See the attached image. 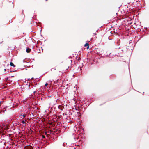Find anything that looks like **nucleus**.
<instances>
[{
	"label": "nucleus",
	"instance_id": "f03ea898",
	"mask_svg": "<svg viewBox=\"0 0 149 149\" xmlns=\"http://www.w3.org/2000/svg\"><path fill=\"white\" fill-rule=\"evenodd\" d=\"M31 49L29 48H27L26 49V52L27 53H29L30 52Z\"/></svg>",
	"mask_w": 149,
	"mask_h": 149
},
{
	"label": "nucleus",
	"instance_id": "0eeeda50",
	"mask_svg": "<svg viewBox=\"0 0 149 149\" xmlns=\"http://www.w3.org/2000/svg\"><path fill=\"white\" fill-rule=\"evenodd\" d=\"M77 94L76 93L74 94V97H75L76 95H77Z\"/></svg>",
	"mask_w": 149,
	"mask_h": 149
},
{
	"label": "nucleus",
	"instance_id": "f3484780",
	"mask_svg": "<svg viewBox=\"0 0 149 149\" xmlns=\"http://www.w3.org/2000/svg\"><path fill=\"white\" fill-rule=\"evenodd\" d=\"M32 149V148H30V149Z\"/></svg>",
	"mask_w": 149,
	"mask_h": 149
},
{
	"label": "nucleus",
	"instance_id": "9b49d317",
	"mask_svg": "<svg viewBox=\"0 0 149 149\" xmlns=\"http://www.w3.org/2000/svg\"><path fill=\"white\" fill-rule=\"evenodd\" d=\"M33 79V77H32V78H31V79Z\"/></svg>",
	"mask_w": 149,
	"mask_h": 149
},
{
	"label": "nucleus",
	"instance_id": "f257e3e1",
	"mask_svg": "<svg viewBox=\"0 0 149 149\" xmlns=\"http://www.w3.org/2000/svg\"><path fill=\"white\" fill-rule=\"evenodd\" d=\"M6 127H3L1 125H0V136L2 138L4 137L5 135L4 132H6L7 130L5 129Z\"/></svg>",
	"mask_w": 149,
	"mask_h": 149
},
{
	"label": "nucleus",
	"instance_id": "f8f14e48",
	"mask_svg": "<svg viewBox=\"0 0 149 149\" xmlns=\"http://www.w3.org/2000/svg\"><path fill=\"white\" fill-rule=\"evenodd\" d=\"M77 114H79V112H77Z\"/></svg>",
	"mask_w": 149,
	"mask_h": 149
},
{
	"label": "nucleus",
	"instance_id": "dca6fc26",
	"mask_svg": "<svg viewBox=\"0 0 149 149\" xmlns=\"http://www.w3.org/2000/svg\"><path fill=\"white\" fill-rule=\"evenodd\" d=\"M63 145L64 146H65V145H64V143L63 144Z\"/></svg>",
	"mask_w": 149,
	"mask_h": 149
},
{
	"label": "nucleus",
	"instance_id": "ddd939ff",
	"mask_svg": "<svg viewBox=\"0 0 149 149\" xmlns=\"http://www.w3.org/2000/svg\"><path fill=\"white\" fill-rule=\"evenodd\" d=\"M75 109H76V110H78V109H77L76 108H75Z\"/></svg>",
	"mask_w": 149,
	"mask_h": 149
},
{
	"label": "nucleus",
	"instance_id": "1a4fd4ad",
	"mask_svg": "<svg viewBox=\"0 0 149 149\" xmlns=\"http://www.w3.org/2000/svg\"><path fill=\"white\" fill-rule=\"evenodd\" d=\"M45 137V136L43 135L42 136V138H44Z\"/></svg>",
	"mask_w": 149,
	"mask_h": 149
},
{
	"label": "nucleus",
	"instance_id": "a211bd4d",
	"mask_svg": "<svg viewBox=\"0 0 149 149\" xmlns=\"http://www.w3.org/2000/svg\"><path fill=\"white\" fill-rule=\"evenodd\" d=\"M1 101L0 102V104L1 103Z\"/></svg>",
	"mask_w": 149,
	"mask_h": 149
},
{
	"label": "nucleus",
	"instance_id": "9d476101",
	"mask_svg": "<svg viewBox=\"0 0 149 149\" xmlns=\"http://www.w3.org/2000/svg\"><path fill=\"white\" fill-rule=\"evenodd\" d=\"M48 85V84L46 83L45 84V86H47V85Z\"/></svg>",
	"mask_w": 149,
	"mask_h": 149
},
{
	"label": "nucleus",
	"instance_id": "2eb2a0df",
	"mask_svg": "<svg viewBox=\"0 0 149 149\" xmlns=\"http://www.w3.org/2000/svg\"><path fill=\"white\" fill-rule=\"evenodd\" d=\"M59 107H60V106H58V108L59 109H60V108H59Z\"/></svg>",
	"mask_w": 149,
	"mask_h": 149
},
{
	"label": "nucleus",
	"instance_id": "423d86ee",
	"mask_svg": "<svg viewBox=\"0 0 149 149\" xmlns=\"http://www.w3.org/2000/svg\"><path fill=\"white\" fill-rule=\"evenodd\" d=\"M26 120H22V123H24L25 122V121H26Z\"/></svg>",
	"mask_w": 149,
	"mask_h": 149
},
{
	"label": "nucleus",
	"instance_id": "6ab92c4d",
	"mask_svg": "<svg viewBox=\"0 0 149 149\" xmlns=\"http://www.w3.org/2000/svg\"><path fill=\"white\" fill-rule=\"evenodd\" d=\"M46 1H47V0H45Z\"/></svg>",
	"mask_w": 149,
	"mask_h": 149
},
{
	"label": "nucleus",
	"instance_id": "6e6552de",
	"mask_svg": "<svg viewBox=\"0 0 149 149\" xmlns=\"http://www.w3.org/2000/svg\"><path fill=\"white\" fill-rule=\"evenodd\" d=\"M46 97H51V96H50V95H47V96H46Z\"/></svg>",
	"mask_w": 149,
	"mask_h": 149
},
{
	"label": "nucleus",
	"instance_id": "4468645a",
	"mask_svg": "<svg viewBox=\"0 0 149 149\" xmlns=\"http://www.w3.org/2000/svg\"><path fill=\"white\" fill-rule=\"evenodd\" d=\"M36 92V91H33V93H35Z\"/></svg>",
	"mask_w": 149,
	"mask_h": 149
},
{
	"label": "nucleus",
	"instance_id": "20e7f679",
	"mask_svg": "<svg viewBox=\"0 0 149 149\" xmlns=\"http://www.w3.org/2000/svg\"><path fill=\"white\" fill-rule=\"evenodd\" d=\"M10 65L11 66H13V67H15V66L14 65L13 63H12L11 62L10 63Z\"/></svg>",
	"mask_w": 149,
	"mask_h": 149
},
{
	"label": "nucleus",
	"instance_id": "39448f33",
	"mask_svg": "<svg viewBox=\"0 0 149 149\" xmlns=\"http://www.w3.org/2000/svg\"><path fill=\"white\" fill-rule=\"evenodd\" d=\"M20 116H23V118L25 117L26 116L25 114H23V115L21 114L20 115Z\"/></svg>",
	"mask_w": 149,
	"mask_h": 149
},
{
	"label": "nucleus",
	"instance_id": "7ed1b4c3",
	"mask_svg": "<svg viewBox=\"0 0 149 149\" xmlns=\"http://www.w3.org/2000/svg\"><path fill=\"white\" fill-rule=\"evenodd\" d=\"M85 46H87V48L88 49L89 48V44L88 43H86L85 45H84Z\"/></svg>",
	"mask_w": 149,
	"mask_h": 149
}]
</instances>
